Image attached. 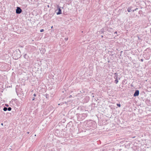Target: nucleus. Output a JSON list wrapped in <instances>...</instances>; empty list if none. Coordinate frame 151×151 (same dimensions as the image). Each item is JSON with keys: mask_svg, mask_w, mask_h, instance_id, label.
Wrapping results in <instances>:
<instances>
[{"mask_svg": "<svg viewBox=\"0 0 151 151\" xmlns=\"http://www.w3.org/2000/svg\"><path fill=\"white\" fill-rule=\"evenodd\" d=\"M77 116L78 119L81 121L84 119L87 116V114L86 113L77 114Z\"/></svg>", "mask_w": 151, "mask_h": 151, "instance_id": "1", "label": "nucleus"}, {"mask_svg": "<svg viewBox=\"0 0 151 151\" xmlns=\"http://www.w3.org/2000/svg\"><path fill=\"white\" fill-rule=\"evenodd\" d=\"M114 78L115 80L114 81V82L116 84H117L118 82V80H120V78L119 77V76L118 75V73H114Z\"/></svg>", "mask_w": 151, "mask_h": 151, "instance_id": "2", "label": "nucleus"}, {"mask_svg": "<svg viewBox=\"0 0 151 151\" xmlns=\"http://www.w3.org/2000/svg\"><path fill=\"white\" fill-rule=\"evenodd\" d=\"M57 11H58L57 12H56V14L57 15H59L62 14L61 7L59 6H57V9L55 10V11L56 12Z\"/></svg>", "mask_w": 151, "mask_h": 151, "instance_id": "3", "label": "nucleus"}, {"mask_svg": "<svg viewBox=\"0 0 151 151\" xmlns=\"http://www.w3.org/2000/svg\"><path fill=\"white\" fill-rule=\"evenodd\" d=\"M22 12V10L19 7H17L16 9V12L17 14H20Z\"/></svg>", "mask_w": 151, "mask_h": 151, "instance_id": "4", "label": "nucleus"}, {"mask_svg": "<svg viewBox=\"0 0 151 151\" xmlns=\"http://www.w3.org/2000/svg\"><path fill=\"white\" fill-rule=\"evenodd\" d=\"M17 51L14 52L13 54V55H14L15 57V58H14V59H17L18 58H19L20 57V54H17Z\"/></svg>", "mask_w": 151, "mask_h": 151, "instance_id": "5", "label": "nucleus"}, {"mask_svg": "<svg viewBox=\"0 0 151 151\" xmlns=\"http://www.w3.org/2000/svg\"><path fill=\"white\" fill-rule=\"evenodd\" d=\"M139 94V91L138 90H136L133 94L134 97L138 96Z\"/></svg>", "mask_w": 151, "mask_h": 151, "instance_id": "6", "label": "nucleus"}, {"mask_svg": "<svg viewBox=\"0 0 151 151\" xmlns=\"http://www.w3.org/2000/svg\"><path fill=\"white\" fill-rule=\"evenodd\" d=\"M3 110L4 111H6L7 110L10 111L12 110V108L11 107H9L7 108L6 107H4Z\"/></svg>", "mask_w": 151, "mask_h": 151, "instance_id": "7", "label": "nucleus"}, {"mask_svg": "<svg viewBox=\"0 0 151 151\" xmlns=\"http://www.w3.org/2000/svg\"><path fill=\"white\" fill-rule=\"evenodd\" d=\"M133 7L132 6L129 7L127 8V11L128 12H131L132 11V9Z\"/></svg>", "mask_w": 151, "mask_h": 151, "instance_id": "8", "label": "nucleus"}, {"mask_svg": "<svg viewBox=\"0 0 151 151\" xmlns=\"http://www.w3.org/2000/svg\"><path fill=\"white\" fill-rule=\"evenodd\" d=\"M72 125V122H70L67 124L66 128H67V127H69Z\"/></svg>", "mask_w": 151, "mask_h": 151, "instance_id": "9", "label": "nucleus"}, {"mask_svg": "<svg viewBox=\"0 0 151 151\" xmlns=\"http://www.w3.org/2000/svg\"><path fill=\"white\" fill-rule=\"evenodd\" d=\"M24 58L26 59H28L29 58V56L26 54H25L24 55Z\"/></svg>", "mask_w": 151, "mask_h": 151, "instance_id": "10", "label": "nucleus"}, {"mask_svg": "<svg viewBox=\"0 0 151 151\" xmlns=\"http://www.w3.org/2000/svg\"><path fill=\"white\" fill-rule=\"evenodd\" d=\"M104 29L103 28L101 30V33H104Z\"/></svg>", "mask_w": 151, "mask_h": 151, "instance_id": "11", "label": "nucleus"}, {"mask_svg": "<svg viewBox=\"0 0 151 151\" xmlns=\"http://www.w3.org/2000/svg\"><path fill=\"white\" fill-rule=\"evenodd\" d=\"M123 51H121V52H120V54L119 55H118V56H119V58H121V55L122 54V52Z\"/></svg>", "mask_w": 151, "mask_h": 151, "instance_id": "12", "label": "nucleus"}, {"mask_svg": "<svg viewBox=\"0 0 151 151\" xmlns=\"http://www.w3.org/2000/svg\"><path fill=\"white\" fill-rule=\"evenodd\" d=\"M138 9V8H136L135 9H132V12H134L135 11H136V10H137V9Z\"/></svg>", "mask_w": 151, "mask_h": 151, "instance_id": "13", "label": "nucleus"}, {"mask_svg": "<svg viewBox=\"0 0 151 151\" xmlns=\"http://www.w3.org/2000/svg\"><path fill=\"white\" fill-rule=\"evenodd\" d=\"M116 105L119 107H120L121 106V104H117Z\"/></svg>", "mask_w": 151, "mask_h": 151, "instance_id": "14", "label": "nucleus"}, {"mask_svg": "<svg viewBox=\"0 0 151 151\" xmlns=\"http://www.w3.org/2000/svg\"><path fill=\"white\" fill-rule=\"evenodd\" d=\"M44 31V29H41L40 30V32H43Z\"/></svg>", "mask_w": 151, "mask_h": 151, "instance_id": "15", "label": "nucleus"}, {"mask_svg": "<svg viewBox=\"0 0 151 151\" xmlns=\"http://www.w3.org/2000/svg\"><path fill=\"white\" fill-rule=\"evenodd\" d=\"M35 99V97H33L32 98V101L34 100Z\"/></svg>", "mask_w": 151, "mask_h": 151, "instance_id": "16", "label": "nucleus"}, {"mask_svg": "<svg viewBox=\"0 0 151 151\" xmlns=\"http://www.w3.org/2000/svg\"><path fill=\"white\" fill-rule=\"evenodd\" d=\"M5 106L7 107H8V106H9V105L7 104H5Z\"/></svg>", "mask_w": 151, "mask_h": 151, "instance_id": "17", "label": "nucleus"}, {"mask_svg": "<svg viewBox=\"0 0 151 151\" xmlns=\"http://www.w3.org/2000/svg\"><path fill=\"white\" fill-rule=\"evenodd\" d=\"M68 38H65V40L66 41H67L68 40Z\"/></svg>", "mask_w": 151, "mask_h": 151, "instance_id": "18", "label": "nucleus"}, {"mask_svg": "<svg viewBox=\"0 0 151 151\" xmlns=\"http://www.w3.org/2000/svg\"><path fill=\"white\" fill-rule=\"evenodd\" d=\"M33 95L34 97H35L36 96V95L35 93Z\"/></svg>", "mask_w": 151, "mask_h": 151, "instance_id": "19", "label": "nucleus"}, {"mask_svg": "<svg viewBox=\"0 0 151 151\" xmlns=\"http://www.w3.org/2000/svg\"><path fill=\"white\" fill-rule=\"evenodd\" d=\"M140 60L141 61V62H143V59H141Z\"/></svg>", "mask_w": 151, "mask_h": 151, "instance_id": "20", "label": "nucleus"}, {"mask_svg": "<svg viewBox=\"0 0 151 151\" xmlns=\"http://www.w3.org/2000/svg\"><path fill=\"white\" fill-rule=\"evenodd\" d=\"M43 52H45V50H43Z\"/></svg>", "mask_w": 151, "mask_h": 151, "instance_id": "21", "label": "nucleus"}, {"mask_svg": "<svg viewBox=\"0 0 151 151\" xmlns=\"http://www.w3.org/2000/svg\"><path fill=\"white\" fill-rule=\"evenodd\" d=\"M1 125L2 126H3V123H1Z\"/></svg>", "mask_w": 151, "mask_h": 151, "instance_id": "22", "label": "nucleus"}, {"mask_svg": "<svg viewBox=\"0 0 151 151\" xmlns=\"http://www.w3.org/2000/svg\"><path fill=\"white\" fill-rule=\"evenodd\" d=\"M47 7H49V5H48L47 6Z\"/></svg>", "mask_w": 151, "mask_h": 151, "instance_id": "23", "label": "nucleus"}, {"mask_svg": "<svg viewBox=\"0 0 151 151\" xmlns=\"http://www.w3.org/2000/svg\"><path fill=\"white\" fill-rule=\"evenodd\" d=\"M117 33V32H116L114 33Z\"/></svg>", "mask_w": 151, "mask_h": 151, "instance_id": "24", "label": "nucleus"}, {"mask_svg": "<svg viewBox=\"0 0 151 151\" xmlns=\"http://www.w3.org/2000/svg\"><path fill=\"white\" fill-rule=\"evenodd\" d=\"M52 27H53V26H52V27H51V28H52Z\"/></svg>", "mask_w": 151, "mask_h": 151, "instance_id": "25", "label": "nucleus"}, {"mask_svg": "<svg viewBox=\"0 0 151 151\" xmlns=\"http://www.w3.org/2000/svg\"><path fill=\"white\" fill-rule=\"evenodd\" d=\"M103 37V35H102V36H101V37Z\"/></svg>", "mask_w": 151, "mask_h": 151, "instance_id": "26", "label": "nucleus"}, {"mask_svg": "<svg viewBox=\"0 0 151 151\" xmlns=\"http://www.w3.org/2000/svg\"><path fill=\"white\" fill-rule=\"evenodd\" d=\"M71 96H72L71 95H70V97H71Z\"/></svg>", "mask_w": 151, "mask_h": 151, "instance_id": "27", "label": "nucleus"}, {"mask_svg": "<svg viewBox=\"0 0 151 151\" xmlns=\"http://www.w3.org/2000/svg\"><path fill=\"white\" fill-rule=\"evenodd\" d=\"M71 96H72L71 95H70V97H71Z\"/></svg>", "mask_w": 151, "mask_h": 151, "instance_id": "28", "label": "nucleus"}, {"mask_svg": "<svg viewBox=\"0 0 151 151\" xmlns=\"http://www.w3.org/2000/svg\"><path fill=\"white\" fill-rule=\"evenodd\" d=\"M14 56H13L14 58H14Z\"/></svg>", "mask_w": 151, "mask_h": 151, "instance_id": "29", "label": "nucleus"}, {"mask_svg": "<svg viewBox=\"0 0 151 151\" xmlns=\"http://www.w3.org/2000/svg\"><path fill=\"white\" fill-rule=\"evenodd\" d=\"M150 32H151V30H150Z\"/></svg>", "mask_w": 151, "mask_h": 151, "instance_id": "30", "label": "nucleus"}]
</instances>
